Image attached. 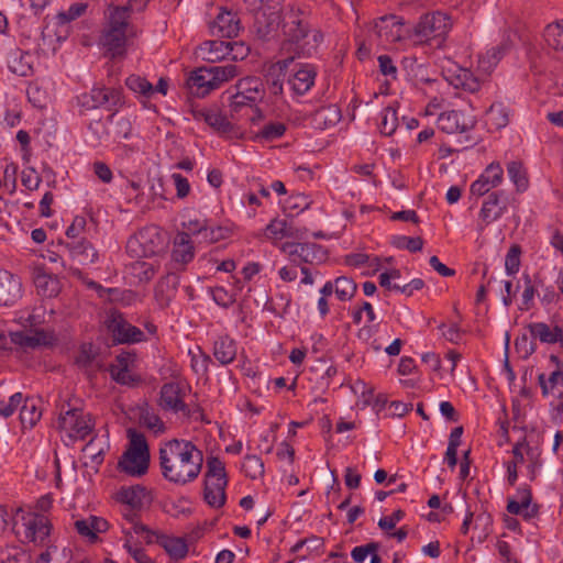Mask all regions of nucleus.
<instances>
[{
    "instance_id": "obj_8",
    "label": "nucleus",
    "mask_w": 563,
    "mask_h": 563,
    "mask_svg": "<svg viewBox=\"0 0 563 563\" xmlns=\"http://www.w3.org/2000/svg\"><path fill=\"white\" fill-rule=\"evenodd\" d=\"M104 327L115 344H135L147 341L145 333L131 324L123 313L115 309L107 313Z\"/></svg>"
},
{
    "instance_id": "obj_43",
    "label": "nucleus",
    "mask_w": 563,
    "mask_h": 563,
    "mask_svg": "<svg viewBox=\"0 0 563 563\" xmlns=\"http://www.w3.org/2000/svg\"><path fill=\"white\" fill-rule=\"evenodd\" d=\"M379 131L383 135L390 136L398 126L397 109L389 106L380 113Z\"/></svg>"
},
{
    "instance_id": "obj_37",
    "label": "nucleus",
    "mask_w": 563,
    "mask_h": 563,
    "mask_svg": "<svg viewBox=\"0 0 563 563\" xmlns=\"http://www.w3.org/2000/svg\"><path fill=\"white\" fill-rule=\"evenodd\" d=\"M266 235L273 240L283 238H300L299 230L288 224L286 220L274 219L265 229Z\"/></svg>"
},
{
    "instance_id": "obj_62",
    "label": "nucleus",
    "mask_w": 563,
    "mask_h": 563,
    "mask_svg": "<svg viewBox=\"0 0 563 563\" xmlns=\"http://www.w3.org/2000/svg\"><path fill=\"white\" fill-rule=\"evenodd\" d=\"M95 357L96 354L92 351V345H82L76 356V364L82 368H90L93 365Z\"/></svg>"
},
{
    "instance_id": "obj_34",
    "label": "nucleus",
    "mask_w": 563,
    "mask_h": 563,
    "mask_svg": "<svg viewBox=\"0 0 563 563\" xmlns=\"http://www.w3.org/2000/svg\"><path fill=\"white\" fill-rule=\"evenodd\" d=\"M142 511L141 508H133L131 506H124L122 509V516L125 520H128L132 527L130 532L141 536L146 543L153 542V537L156 536V532L151 530L147 526L141 523L139 519V515Z\"/></svg>"
},
{
    "instance_id": "obj_44",
    "label": "nucleus",
    "mask_w": 563,
    "mask_h": 563,
    "mask_svg": "<svg viewBox=\"0 0 563 563\" xmlns=\"http://www.w3.org/2000/svg\"><path fill=\"white\" fill-rule=\"evenodd\" d=\"M356 289L357 285L350 277L340 276L334 280V292L336 297L342 301L352 299L356 292Z\"/></svg>"
},
{
    "instance_id": "obj_31",
    "label": "nucleus",
    "mask_w": 563,
    "mask_h": 563,
    "mask_svg": "<svg viewBox=\"0 0 563 563\" xmlns=\"http://www.w3.org/2000/svg\"><path fill=\"white\" fill-rule=\"evenodd\" d=\"M538 383L542 390V396L547 397L550 394L563 400V371H554L549 378L545 374L541 373L538 376ZM563 409V401L560 404L559 409Z\"/></svg>"
},
{
    "instance_id": "obj_28",
    "label": "nucleus",
    "mask_w": 563,
    "mask_h": 563,
    "mask_svg": "<svg viewBox=\"0 0 563 563\" xmlns=\"http://www.w3.org/2000/svg\"><path fill=\"white\" fill-rule=\"evenodd\" d=\"M118 500L123 506H131L133 508L143 509L145 503L150 501V497L145 487L141 485H134L129 487H121L118 492Z\"/></svg>"
},
{
    "instance_id": "obj_3",
    "label": "nucleus",
    "mask_w": 563,
    "mask_h": 563,
    "mask_svg": "<svg viewBox=\"0 0 563 563\" xmlns=\"http://www.w3.org/2000/svg\"><path fill=\"white\" fill-rule=\"evenodd\" d=\"M145 0H130L126 5H109L106 14L107 23L100 37V44L112 57H121L126 52V42L129 36H134V27L129 22L130 12L135 8L142 10L145 7Z\"/></svg>"
},
{
    "instance_id": "obj_54",
    "label": "nucleus",
    "mask_w": 563,
    "mask_h": 563,
    "mask_svg": "<svg viewBox=\"0 0 563 563\" xmlns=\"http://www.w3.org/2000/svg\"><path fill=\"white\" fill-rule=\"evenodd\" d=\"M41 411L34 404L25 402L20 411V420L24 428H33L41 419Z\"/></svg>"
},
{
    "instance_id": "obj_29",
    "label": "nucleus",
    "mask_w": 563,
    "mask_h": 563,
    "mask_svg": "<svg viewBox=\"0 0 563 563\" xmlns=\"http://www.w3.org/2000/svg\"><path fill=\"white\" fill-rule=\"evenodd\" d=\"M172 256L176 263L183 265L192 261L195 256V249L189 233L179 232L176 235Z\"/></svg>"
},
{
    "instance_id": "obj_52",
    "label": "nucleus",
    "mask_w": 563,
    "mask_h": 563,
    "mask_svg": "<svg viewBox=\"0 0 563 563\" xmlns=\"http://www.w3.org/2000/svg\"><path fill=\"white\" fill-rule=\"evenodd\" d=\"M454 85L470 92L478 91L481 88L479 79L474 76L471 70L465 68L460 69L459 74L456 75V82Z\"/></svg>"
},
{
    "instance_id": "obj_39",
    "label": "nucleus",
    "mask_w": 563,
    "mask_h": 563,
    "mask_svg": "<svg viewBox=\"0 0 563 563\" xmlns=\"http://www.w3.org/2000/svg\"><path fill=\"white\" fill-rule=\"evenodd\" d=\"M158 543L165 549L170 558L175 560L184 559L188 553V545L183 538L163 536Z\"/></svg>"
},
{
    "instance_id": "obj_46",
    "label": "nucleus",
    "mask_w": 563,
    "mask_h": 563,
    "mask_svg": "<svg viewBox=\"0 0 563 563\" xmlns=\"http://www.w3.org/2000/svg\"><path fill=\"white\" fill-rule=\"evenodd\" d=\"M543 36L549 47L563 52V24H549L544 30Z\"/></svg>"
},
{
    "instance_id": "obj_45",
    "label": "nucleus",
    "mask_w": 563,
    "mask_h": 563,
    "mask_svg": "<svg viewBox=\"0 0 563 563\" xmlns=\"http://www.w3.org/2000/svg\"><path fill=\"white\" fill-rule=\"evenodd\" d=\"M517 499H508L507 511L511 515L522 512V507H527L532 503V493L529 487H521L517 490Z\"/></svg>"
},
{
    "instance_id": "obj_6",
    "label": "nucleus",
    "mask_w": 563,
    "mask_h": 563,
    "mask_svg": "<svg viewBox=\"0 0 563 563\" xmlns=\"http://www.w3.org/2000/svg\"><path fill=\"white\" fill-rule=\"evenodd\" d=\"M452 27L451 16L441 11L428 12L420 16L412 30L419 43H432L439 47Z\"/></svg>"
},
{
    "instance_id": "obj_48",
    "label": "nucleus",
    "mask_w": 563,
    "mask_h": 563,
    "mask_svg": "<svg viewBox=\"0 0 563 563\" xmlns=\"http://www.w3.org/2000/svg\"><path fill=\"white\" fill-rule=\"evenodd\" d=\"M69 553L66 548L59 551L58 547H49L40 554L35 563H68Z\"/></svg>"
},
{
    "instance_id": "obj_13",
    "label": "nucleus",
    "mask_w": 563,
    "mask_h": 563,
    "mask_svg": "<svg viewBox=\"0 0 563 563\" xmlns=\"http://www.w3.org/2000/svg\"><path fill=\"white\" fill-rule=\"evenodd\" d=\"M509 198L504 190L492 191L486 196L478 213L477 231L483 233L485 229L498 221L508 210Z\"/></svg>"
},
{
    "instance_id": "obj_21",
    "label": "nucleus",
    "mask_w": 563,
    "mask_h": 563,
    "mask_svg": "<svg viewBox=\"0 0 563 563\" xmlns=\"http://www.w3.org/2000/svg\"><path fill=\"white\" fill-rule=\"evenodd\" d=\"M22 297L21 279L8 271L0 269V307L12 306Z\"/></svg>"
},
{
    "instance_id": "obj_15",
    "label": "nucleus",
    "mask_w": 563,
    "mask_h": 563,
    "mask_svg": "<svg viewBox=\"0 0 563 563\" xmlns=\"http://www.w3.org/2000/svg\"><path fill=\"white\" fill-rule=\"evenodd\" d=\"M282 25V11L262 10L254 12L253 31L263 41H271L277 36Z\"/></svg>"
},
{
    "instance_id": "obj_56",
    "label": "nucleus",
    "mask_w": 563,
    "mask_h": 563,
    "mask_svg": "<svg viewBox=\"0 0 563 563\" xmlns=\"http://www.w3.org/2000/svg\"><path fill=\"white\" fill-rule=\"evenodd\" d=\"M520 253H521V250H520L519 245H512L509 249V251L506 255V260H505V268L509 275H514L519 271Z\"/></svg>"
},
{
    "instance_id": "obj_42",
    "label": "nucleus",
    "mask_w": 563,
    "mask_h": 563,
    "mask_svg": "<svg viewBox=\"0 0 563 563\" xmlns=\"http://www.w3.org/2000/svg\"><path fill=\"white\" fill-rule=\"evenodd\" d=\"M31 55L26 52H14L9 59V68L18 76H29L32 73Z\"/></svg>"
},
{
    "instance_id": "obj_57",
    "label": "nucleus",
    "mask_w": 563,
    "mask_h": 563,
    "mask_svg": "<svg viewBox=\"0 0 563 563\" xmlns=\"http://www.w3.org/2000/svg\"><path fill=\"white\" fill-rule=\"evenodd\" d=\"M394 244L398 249H406L409 252H419L423 247V240L420 236H397L394 241Z\"/></svg>"
},
{
    "instance_id": "obj_64",
    "label": "nucleus",
    "mask_w": 563,
    "mask_h": 563,
    "mask_svg": "<svg viewBox=\"0 0 563 563\" xmlns=\"http://www.w3.org/2000/svg\"><path fill=\"white\" fill-rule=\"evenodd\" d=\"M379 545L376 542H369L365 545L355 547L351 555L355 562L362 563L365 561L366 556L368 554H373L374 552H377Z\"/></svg>"
},
{
    "instance_id": "obj_14",
    "label": "nucleus",
    "mask_w": 563,
    "mask_h": 563,
    "mask_svg": "<svg viewBox=\"0 0 563 563\" xmlns=\"http://www.w3.org/2000/svg\"><path fill=\"white\" fill-rule=\"evenodd\" d=\"M279 249L296 265L320 262L325 256L322 246L316 243L284 242L279 245Z\"/></svg>"
},
{
    "instance_id": "obj_19",
    "label": "nucleus",
    "mask_w": 563,
    "mask_h": 563,
    "mask_svg": "<svg viewBox=\"0 0 563 563\" xmlns=\"http://www.w3.org/2000/svg\"><path fill=\"white\" fill-rule=\"evenodd\" d=\"M504 179V170L499 163L489 164L482 175L475 180L470 188L473 196L483 197L490 194L493 188L501 184Z\"/></svg>"
},
{
    "instance_id": "obj_58",
    "label": "nucleus",
    "mask_w": 563,
    "mask_h": 563,
    "mask_svg": "<svg viewBox=\"0 0 563 563\" xmlns=\"http://www.w3.org/2000/svg\"><path fill=\"white\" fill-rule=\"evenodd\" d=\"M141 422H142L143 426H145L147 429H150L154 433H162V432L165 431L164 422L155 413H151L148 411L142 413L141 415Z\"/></svg>"
},
{
    "instance_id": "obj_22",
    "label": "nucleus",
    "mask_w": 563,
    "mask_h": 563,
    "mask_svg": "<svg viewBox=\"0 0 563 563\" xmlns=\"http://www.w3.org/2000/svg\"><path fill=\"white\" fill-rule=\"evenodd\" d=\"M74 528L81 538L90 543H96L99 541V534L108 531L109 523L101 517L89 516L88 518L76 520Z\"/></svg>"
},
{
    "instance_id": "obj_38",
    "label": "nucleus",
    "mask_w": 563,
    "mask_h": 563,
    "mask_svg": "<svg viewBox=\"0 0 563 563\" xmlns=\"http://www.w3.org/2000/svg\"><path fill=\"white\" fill-rule=\"evenodd\" d=\"M509 122V111L501 103H493L486 112V123L495 130L505 128Z\"/></svg>"
},
{
    "instance_id": "obj_50",
    "label": "nucleus",
    "mask_w": 563,
    "mask_h": 563,
    "mask_svg": "<svg viewBox=\"0 0 563 563\" xmlns=\"http://www.w3.org/2000/svg\"><path fill=\"white\" fill-rule=\"evenodd\" d=\"M286 132V125L282 122L266 123L260 132L256 133V139L261 141H274L282 137Z\"/></svg>"
},
{
    "instance_id": "obj_16",
    "label": "nucleus",
    "mask_w": 563,
    "mask_h": 563,
    "mask_svg": "<svg viewBox=\"0 0 563 563\" xmlns=\"http://www.w3.org/2000/svg\"><path fill=\"white\" fill-rule=\"evenodd\" d=\"M373 32L382 44H393L402 38L404 23L394 14L384 15L375 21Z\"/></svg>"
},
{
    "instance_id": "obj_49",
    "label": "nucleus",
    "mask_w": 563,
    "mask_h": 563,
    "mask_svg": "<svg viewBox=\"0 0 563 563\" xmlns=\"http://www.w3.org/2000/svg\"><path fill=\"white\" fill-rule=\"evenodd\" d=\"M126 87L135 93L151 97L154 93V86L144 77L131 75L125 80Z\"/></svg>"
},
{
    "instance_id": "obj_51",
    "label": "nucleus",
    "mask_w": 563,
    "mask_h": 563,
    "mask_svg": "<svg viewBox=\"0 0 563 563\" xmlns=\"http://www.w3.org/2000/svg\"><path fill=\"white\" fill-rule=\"evenodd\" d=\"M242 471L252 479L260 478L264 474V463L257 455H246L242 464Z\"/></svg>"
},
{
    "instance_id": "obj_2",
    "label": "nucleus",
    "mask_w": 563,
    "mask_h": 563,
    "mask_svg": "<svg viewBox=\"0 0 563 563\" xmlns=\"http://www.w3.org/2000/svg\"><path fill=\"white\" fill-rule=\"evenodd\" d=\"M282 30L286 38L282 51H290L295 45V54L276 63L280 70L286 69L296 55L310 54L322 41L321 32L312 29L309 23V13L296 3L283 8Z\"/></svg>"
},
{
    "instance_id": "obj_1",
    "label": "nucleus",
    "mask_w": 563,
    "mask_h": 563,
    "mask_svg": "<svg viewBox=\"0 0 563 563\" xmlns=\"http://www.w3.org/2000/svg\"><path fill=\"white\" fill-rule=\"evenodd\" d=\"M158 460L162 475L166 481L186 485L199 476L203 454L191 441L173 439L162 443Z\"/></svg>"
},
{
    "instance_id": "obj_30",
    "label": "nucleus",
    "mask_w": 563,
    "mask_h": 563,
    "mask_svg": "<svg viewBox=\"0 0 563 563\" xmlns=\"http://www.w3.org/2000/svg\"><path fill=\"white\" fill-rule=\"evenodd\" d=\"M33 282L37 294L42 297H56L60 291L59 280L55 276L45 273L43 269L38 268L34 272Z\"/></svg>"
},
{
    "instance_id": "obj_63",
    "label": "nucleus",
    "mask_w": 563,
    "mask_h": 563,
    "mask_svg": "<svg viewBox=\"0 0 563 563\" xmlns=\"http://www.w3.org/2000/svg\"><path fill=\"white\" fill-rule=\"evenodd\" d=\"M22 401L23 395L21 393L13 394L8 402L0 401V415L4 418L12 416Z\"/></svg>"
},
{
    "instance_id": "obj_7",
    "label": "nucleus",
    "mask_w": 563,
    "mask_h": 563,
    "mask_svg": "<svg viewBox=\"0 0 563 563\" xmlns=\"http://www.w3.org/2000/svg\"><path fill=\"white\" fill-rule=\"evenodd\" d=\"M228 477L224 463L216 456L207 460L203 499L213 508H221L225 503Z\"/></svg>"
},
{
    "instance_id": "obj_20",
    "label": "nucleus",
    "mask_w": 563,
    "mask_h": 563,
    "mask_svg": "<svg viewBox=\"0 0 563 563\" xmlns=\"http://www.w3.org/2000/svg\"><path fill=\"white\" fill-rule=\"evenodd\" d=\"M159 405L166 410L181 411L184 415L190 416V411L184 402L183 389L178 383L172 382L162 386Z\"/></svg>"
},
{
    "instance_id": "obj_26",
    "label": "nucleus",
    "mask_w": 563,
    "mask_h": 563,
    "mask_svg": "<svg viewBox=\"0 0 563 563\" xmlns=\"http://www.w3.org/2000/svg\"><path fill=\"white\" fill-rule=\"evenodd\" d=\"M316 69L310 64L302 65L289 79L288 85L294 93L305 95L313 86Z\"/></svg>"
},
{
    "instance_id": "obj_32",
    "label": "nucleus",
    "mask_w": 563,
    "mask_h": 563,
    "mask_svg": "<svg viewBox=\"0 0 563 563\" xmlns=\"http://www.w3.org/2000/svg\"><path fill=\"white\" fill-rule=\"evenodd\" d=\"M236 343L229 335L219 336L213 344V356L222 364L228 365L236 357Z\"/></svg>"
},
{
    "instance_id": "obj_27",
    "label": "nucleus",
    "mask_w": 563,
    "mask_h": 563,
    "mask_svg": "<svg viewBox=\"0 0 563 563\" xmlns=\"http://www.w3.org/2000/svg\"><path fill=\"white\" fill-rule=\"evenodd\" d=\"M528 330L533 340H540L542 343H560L563 347V329L555 325L551 328L547 323L536 322L528 324Z\"/></svg>"
},
{
    "instance_id": "obj_4",
    "label": "nucleus",
    "mask_w": 563,
    "mask_h": 563,
    "mask_svg": "<svg viewBox=\"0 0 563 563\" xmlns=\"http://www.w3.org/2000/svg\"><path fill=\"white\" fill-rule=\"evenodd\" d=\"M240 71L235 64L202 66L192 70L187 78V86L190 92L203 98L212 90L219 89L223 84L239 76Z\"/></svg>"
},
{
    "instance_id": "obj_55",
    "label": "nucleus",
    "mask_w": 563,
    "mask_h": 563,
    "mask_svg": "<svg viewBox=\"0 0 563 563\" xmlns=\"http://www.w3.org/2000/svg\"><path fill=\"white\" fill-rule=\"evenodd\" d=\"M125 537H126V539H125L124 548L137 563H153L152 559L146 555V553L144 552V550L142 548H140L136 544H134V545L132 544V542H131L132 533L130 531L125 532Z\"/></svg>"
},
{
    "instance_id": "obj_47",
    "label": "nucleus",
    "mask_w": 563,
    "mask_h": 563,
    "mask_svg": "<svg viewBox=\"0 0 563 563\" xmlns=\"http://www.w3.org/2000/svg\"><path fill=\"white\" fill-rule=\"evenodd\" d=\"M506 51L505 45L493 47L486 52L485 55H481L478 59V67L484 73L488 74L498 64Z\"/></svg>"
},
{
    "instance_id": "obj_41",
    "label": "nucleus",
    "mask_w": 563,
    "mask_h": 563,
    "mask_svg": "<svg viewBox=\"0 0 563 563\" xmlns=\"http://www.w3.org/2000/svg\"><path fill=\"white\" fill-rule=\"evenodd\" d=\"M507 173L510 180L517 188V191L522 192L527 190L529 186V179L527 175V170L523 167V164L518 161H512L507 164Z\"/></svg>"
},
{
    "instance_id": "obj_33",
    "label": "nucleus",
    "mask_w": 563,
    "mask_h": 563,
    "mask_svg": "<svg viewBox=\"0 0 563 563\" xmlns=\"http://www.w3.org/2000/svg\"><path fill=\"white\" fill-rule=\"evenodd\" d=\"M66 246L73 258L77 260L79 264H92L98 258L97 251L87 240L73 241L67 243Z\"/></svg>"
},
{
    "instance_id": "obj_18",
    "label": "nucleus",
    "mask_w": 563,
    "mask_h": 563,
    "mask_svg": "<svg viewBox=\"0 0 563 563\" xmlns=\"http://www.w3.org/2000/svg\"><path fill=\"white\" fill-rule=\"evenodd\" d=\"M135 362V354L123 352L110 365L109 372L113 380L121 385L134 386L141 378L131 371Z\"/></svg>"
},
{
    "instance_id": "obj_36",
    "label": "nucleus",
    "mask_w": 563,
    "mask_h": 563,
    "mask_svg": "<svg viewBox=\"0 0 563 563\" xmlns=\"http://www.w3.org/2000/svg\"><path fill=\"white\" fill-rule=\"evenodd\" d=\"M312 123L317 129H328L335 125L341 120V111L334 104L319 108L312 113Z\"/></svg>"
},
{
    "instance_id": "obj_35",
    "label": "nucleus",
    "mask_w": 563,
    "mask_h": 563,
    "mask_svg": "<svg viewBox=\"0 0 563 563\" xmlns=\"http://www.w3.org/2000/svg\"><path fill=\"white\" fill-rule=\"evenodd\" d=\"M231 51V43L223 41H208L199 46L201 57L209 63L225 58Z\"/></svg>"
},
{
    "instance_id": "obj_11",
    "label": "nucleus",
    "mask_w": 563,
    "mask_h": 563,
    "mask_svg": "<svg viewBox=\"0 0 563 563\" xmlns=\"http://www.w3.org/2000/svg\"><path fill=\"white\" fill-rule=\"evenodd\" d=\"M78 104L86 111L103 108L112 111L123 104L121 89L93 87L90 91L78 96Z\"/></svg>"
},
{
    "instance_id": "obj_9",
    "label": "nucleus",
    "mask_w": 563,
    "mask_h": 563,
    "mask_svg": "<svg viewBox=\"0 0 563 563\" xmlns=\"http://www.w3.org/2000/svg\"><path fill=\"white\" fill-rule=\"evenodd\" d=\"M95 428V421L90 413L79 408H71L60 412L58 429L65 432L71 440H84Z\"/></svg>"
},
{
    "instance_id": "obj_40",
    "label": "nucleus",
    "mask_w": 563,
    "mask_h": 563,
    "mask_svg": "<svg viewBox=\"0 0 563 563\" xmlns=\"http://www.w3.org/2000/svg\"><path fill=\"white\" fill-rule=\"evenodd\" d=\"M31 554L19 545L0 548V563H31Z\"/></svg>"
},
{
    "instance_id": "obj_23",
    "label": "nucleus",
    "mask_w": 563,
    "mask_h": 563,
    "mask_svg": "<svg viewBox=\"0 0 563 563\" xmlns=\"http://www.w3.org/2000/svg\"><path fill=\"white\" fill-rule=\"evenodd\" d=\"M210 29L214 35L231 38L239 34L240 21L235 13L222 10L211 22Z\"/></svg>"
},
{
    "instance_id": "obj_59",
    "label": "nucleus",
    "mask_w": 563,
    "mask_h": 563,
    "mask_svg": "<svg viewBox=\"0 0 563 563\" xmlns=\"http://www.w3.org/2000/svg\"><path fill=\"white\" fill-rule=\"evenodd\" d=\"M211 294L216 303L221 307L228 308L235 302V295L223 287H214Z\"/></svg>"
},
{
    "instance_id": "obj_12",
    "label": "nucleus",
    "mask_w": 563,
    "mask_h": 563,
    "mask_svg": "<svg viewBox=\"0 0 563 563\" xmlns=\"http://www.w3.org/2000/svg\"><path fill=\"white\" fill-rule=\"evenodd\" d=\"M23 538L27 543L38 548L48 549L57 547L52 538L53 526L47 517L40 514H33L24 519Z\"/></svg>"
},
{
    "instance_id": "obj_25",
    "label": "nucleus",
    "mask_w": 563,
    "mask_h": 563,
    "mask_svg": "<svg viewBox=\"0 0 563 563\" xmlns=\"http://www.w3.org/2000/svg\"><path fill=\"white\" fill-rule=\"evenodd\" d=\"M11 342L24 349H35L51 343V336L44 330H24L10 332Z\"/></svg>"
},
{
    "instance_id": "obj_5",
    "label": "nucleus",
    "mask_w": 563,
    "mask_h": 563,
    "mask_svg": "<svg viewBox=\"0 0 563 563\" xmlns=\"http://www.w3.org/2000/svg\"><path fill=\"white\" fill-rule=\"evenodd\" d=\"M129 445L118 462L120 472L142 476L148 470L150 451L145 435L134 429L128 430Z\"/></svg>"
},
{
    "instance_id": "obj_61",
    "label": "nucleus",
    "mask_w": 563,
    "mask_h": 563,
    "mask_svg": "<svg viewBox=\"0 0 563 563\" xmlns=\"http://www.w3.org/2000/svg\"><path fill=\"white\" fill-rule=\"evenodd\" d=\"M515 347L518 353L522 354V356L527 358L536 352L537 344L533 340L530 341L527 334H522L516 339Z\"/></svg>"
},
{
    "instance_id": "obj_53",
    "label": "nucleus",
    "mask_w": 563,
    "mask_h": 563,
    "mask_svg": "<svg viewBox=\"0 0 563 563\" xmlns=\"http://www.w3.org/2000/svg\"><path fill=\"white\" fill-rule=\"evenodd\" d=\"M87 3L78 2L71 4L67 11H60L56 15V21L58 25H65L70 23L71 21L82 16L87 11Z\"/></svg>"
},
{
    "instance_id": "obj_10",
    "label": "nucleus",
    "mask_w": 563,
    "mask_h": 563,
    "mask_svg": "<svg viewBox=\"0 0 563 563\" xmlns=\"http://www.w3.org/2000/svg\"><path fill=\"white\" fill-rule=\"evenodd\" d=\"M236 92L231 96L230 108L233 112L240 111L243 107L252 108L262 101L265 96L263 81L260 77H245L235 85Z\"/></svg>"
},
{
    "instance_id": "obj_60",
    "label": "nucleus",
    "mask_w": 563,
    "mask_h": 563,
    "mask_svg": "<svg viewBox=\"0 0 563 563\" xmlns=\"http://www.w3.org/2000/svg\"><path fill=\"white\" fill-rule=\"evenodd\" d=\"M21 181L27 190L34 191L40 187L42 178L34 168H27L22 172Z\"/></svg>"
},
{
    "instance_id": "obj_17",
    "label": "nucleus",
    "mask_w": 563,
    "mask_h": 563,
    "mask_svg": "<svg viewBox=\"0 0 563 563\" xmlns=\"http://www.w3.org/2000/svg\"><path fill=\"white\" fill-rule=\"evenodd\" d=\"M474 115L462 110L443 112L438 118V126L445 133H462L474 128Z\"/></svg>"
},
{
    "instance_id": "obj_24",
    "label": "nucleus",
    "mask_w": 563,
    "mask_h": 563,
    "mask_svg": "<svg viewBox=\"0 0 563 563\" xmlns=\"http://www.w3.org/2000/svg\"><path fill=\"white\" fill-rule=\"evenodd\" d=\"M195 120L203 121L219 133H229L232 130L230 121L216 109L191 108Z\"/></svg>"
}]
</instances>
